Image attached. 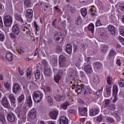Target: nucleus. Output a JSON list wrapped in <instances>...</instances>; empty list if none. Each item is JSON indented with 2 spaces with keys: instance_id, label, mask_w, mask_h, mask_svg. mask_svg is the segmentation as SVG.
<instances>
[{
  "instance_id": "1",
  "label": "nucleus",
  "mask_w": 124,
  "mask_h": 124,
  "mask_svg": "<svg viewBox=\"0 0 124 124\" xmlns=\"http://www.w3.org/2000/svg\"><path fill=\"white\" fill-rule=\"evenodd\" d=\"M33 99L35 102L38 103L42 100L43 97V94L39 91H36L33 93Z\"/></svg>"
},
{
  "instance_id": "2",
  "label": "nucleus",
  "mask_w": 124,
  "mask_h": 124,
  "mask_svg": "<svg viewBox=\"0 0 124 124\" xmlns=\"http://www.w3.org/2000/svg\"><path fill=\"white\" fill-rule=\"evenodd\" d=\"M3 22L5 27H10L12 25L13 17L11 16L6 15L3 16Z\"/></svg>"
},
{
  "instance_id": "3",
  "label": "nucleus",
  "mask_w": 124,
  "mask_h": 124,
  "mask_svg": "<svg viewBox=\"0 0 124 124\" xmlns=\"http://www.w3.org/2000/svg\"><path fill=\"white\" fill-rule=\"evenodd\" d=\"M59 63L61 67H64L66 65V59L64 56L61 55L59 57Z\"/></svg>"
},
{
  "instance_id": "4",
  "label": "nucleus",
  "mask_w": 124,
  "mask_h": 124,
  "mask_svg": "<svg viewBox=\"0 0 124 124\" xmlns=\"http://www.w3.org/2000/svg\"><path fill=\"white\" fill-rule=\"evenodd\" d=\"M28 116L29 119H31V120L35 119L36 117V110L35 108H33L32 109L30 110L28 113Z\"/></svg>"
},
{
  "instance_id": "5",
  "label": "nucleus",
  "mask_w": 124,
  "mask_h": 124,
  "mask_svg": "<svg viewBox=\"0 0 124 124\" xmlns=\"http://www.w3.org/2000/svg\"><path fill=\"white\" fill-rule=\"evenodd\" d=\"M7 118L8 122H10V123H14V122L16 121V116H15L14 113L12 112L8 113L7 114Z\"/></svg>"
},
{
  "instance_id": "6",
  "label": "nucleus",
  "mask_w": 124,
  "mask_h": 124,
  "mask_svg": "<svg viewBox=\"0 0 124 124\" xmlns=\"http://www.w3.org/2000/svg\"><path fill=\"white\" fill-rule=\"evenodd\" d=\"M1 104L5 107V108H8V109H10V106H9V103H8V100L6 97H4L1 100Z\"/></svg>"
},
{
  "instance_id": "7",
  "label": "nucleus",
  "mask_w": 124,
  "mask_h": 124,
  "mask_svg": "<svg viewBox=\"0 0 124 124\" xmlns=\"http://www.w3.org/2000/svg\"><path fill=\"white\" fill-rule=\"evenodd\" d=\"M118 86L117 85H113L112 95L114 97V99L113 100V102H116V101H117V94H118Z\"/></svg>"
},
{
  "instance_id": "8",
  "label": "nucleus",
  "mask_w": 124,
  "mask_h": 124,
  "mask_svg": "<svg viewBox=\"0 0 124 124\" xmlns=\"http://www.w3.org/2000/svg\"><path fill=\"white\" fill-rule=\"evenodd\" d=\"M98 113H99V109L94 108L90 110L89 115L91 117H93V116L97 115Z\"/></svg>"
},
{
  "instance_id": "9",
  "label": "nucleus",
  "mask_w": 124,
  "mask_h": 124,
  "mask_svg": "<svg viewBox=\"0 0 124 124\" xmlns=\"http://www.w3.org/2000/svg\"><path fill=\"white\" fill-rule=\"evenodd\" d=\"M44 74L47 77H49L52 75V69L50 67H46L45 68Z\"/></svg>"
},
{
  "instance_id": "10",
  "label": "nucleus",
  "mask_w": 124,
  "mask_h": 124,
  "mask_svg": "<svg viewBox=\"0 0 124 124\" xmlns=\"http://www.w3.org/2000/svg\"><path fill=\"white\" fill-rule=\"evenodd\" d=\"M78 110L80 115L87 116L88 109L86 108H78Z\"/></svg>"
},
{
  "instance_id": "11",
  "label": "nucleus",
  "mask_w": 124,
  "mask_h": 124,
  "mask_svg": "<svg viewBox=\"0 0 124 124\" xmlns=\"http://www.w3.org/2000/svg\"><path fill=\"white\" fill-rule=\"evenodd\" d=\"M12 31L15 34H19L20 32V28L17 24H15L12 27Z\"/></svg>"
},
{
  "instance_id": "12",
  "label": "nucleus",
  "mask_w": 124,
  "mask_h": 124,
  "mask_svg": "<svg viewBox=\"0 0 124 124\" xmlns=\"http://www.w3.org/2000/svg\"><path fill=\"white\" fill-rule=\"evenodd\" d=\"M82 93L84 94H88V93H92V90L90 88L87 87L85 85H83Z\"/></svg>"
},
{
  "instance_id": "13",
  "label": "nucleus",
  "mask_w": 124,
  "mask_h": 124,
  "mask_svg": "<svg viewBox=\"0 0 124 124\" xmlns=\"http://www.w3.org/2000/svg\"><path fill=\"white\" fill-rule=\"evenodd\" d=\"M54 98L57 101H58V102H60V101H63L65 99V95H56L54 96Z\"/></svg>"
},
{
  "instance_id": "14",
  "label": "nucleus",
  "mask_w": 124,
  "mask_h": 124,
  "mask_svg": "<svg viewBox=\"0 0 124 124\" xmlns=\"http://www.w3.org/2000/svg\"><path fill=\"white\" fill-rule=\"evenodd\" d=\"M54 39H55L57 41H60L61 39L60 42H62V33L60 32H55L54 34Z\"/></svg>"
},
{
  "instance_id": "15",
  "label": "nucleus",
  "mask_w": 124,
  "mask_h": 124,
  "mask_svg": "<svg viewBox=\"0 0 124 124\" xmlns=\"http://www.w3.org/2000/svg\"><path fill=\"white\" fill-rule=\"evenodd\" d=\"M108 29L111 35H115L116 34V29H115V27L112 25H109L108 27Z\"/></svg>"
},
{
  "instance_id": "16",
  "label": "nucleus",
  "mask_w": 124,
  "mask_h": 124,
  "mask_svg": "<svg viewBox=\"0 0 124 124\" xmlns=\"http://www.w3.org/2000/svg\"><path fill=\"white\" fill-rule=\"evenodd\" d=\"M33 16V11L31 9H29L26 10V17L27 19H31L32 18Z\"/></svg>"
},
{
  "instance_id": "17",
  "label": "nucleus",
  "mask_w": 124,
  "mask_h": 124,
  "mask_svg": "<svg viewBox=\"0 0 124 124\" xmlns=\"http://www.w3.org/2000/svg\"><path fill=\"white\" fill-rule=\"evenodd\" d=\"M60 124H68V119L65 116H62L60 118Z\"/></svg>"
},
{
  "instance_id": "18",
  "label": "nucleus",
  "mask_w": 124,
  "mask_h": 124,
  "mask_svg": "<svg viewBox=\"0 0 124 124\" xmlns=\"http://www.w3.org/2000/svg\"><path fill=\"white\" fill-rule=\"evenodd\" d=\"M58 113L59 112L58 111H52L49 113V115L51 119L56 120L58 116Z\"/></svg>"
},
{
  "instance_id": "19",
  "label": "nucleus",
  "mask_w": 124,
  "mask_h": 124,
  "mask_svg": "<svg viewBox=\"0 0 124 124\" xmlns=\"http://www.w3.org/2000/svg\"><path fill=\"white\" fill-rule=\"evenodd\" d=\"M20 87L19 84L16 83L14 84L13 87V92L14 93H17L19 91H20Z\"/></svg>"
},
{
  "instance_id": "20",
  "label": "nucleus",
  "mask_w": 124,
  "mask_h": 124,
  "mask_svg": "<svg viewBox=\"0 0 124 124\" xmlns=\"http://www.w3.org/2000/svg\"><path fill=\"white\" fill-rule=\"evenodd\" d=\"M15 19L18 22H20L21 24L22 23H24V20H23V18H22V16L21 15L18 14L17 13H15Z\"/></svg>"
},
{
  "instance_id": "21",
  "label": "nucleus",
  "mask_w": 124,
  "mask_h": 124,
  "mask_svg": "<svg viewBox=\"0 0 124 124\" xmlns=\"http://www.w3.org/2000/svg\"><path fill=\"white\" fill-rule=\"evenodd\" d=\"M84 70L87 74H91L93 72V69H92V67L89 64L85 67Z\"/></svg>"
},
{
  "instance_id": "22",
  "label": "nucleus",
  "mask_w": 124,
  "mask_h": 124,
  "mask_svg": "<svg viewBox=\"0 0 124 124\" xmlns=\"http://www.w3.org/2000/svg\"><path fill=\"white\" fill-rule=\"evenodd\" d=\"M77 75V72H76L75 70H71L70 72L69 77L71 79H75Z\"/></svg>"
},
{
  "instance_id": "23",
  "label": "nucleus",
  "mask_w": 124,
  "mask_h": 124,
  "mask_svg": "<svg viewBox=\"0 0 124 124\" xmlns=\"http://www.w3.org/2000/svg\"><path fill=\"white\" fill-rule=\"evenodd\" d=\"M84 84H81V85H77L76 86V89L75 90L76 93H83V85Z\"/></svg>"
},
{
  "instance_id": "24",
  "label": "nucleus",
  "mask_w": 124,
  "mask_h": 124,
  "mask_svg": "<svg viewBox=\"0 0 124 124\" xmlns=\"http://www.w3.org/2000/svg\"><path fill=\"white\" fill-rule=\"evenodd\" d=\"M25 103L28 105V106H31L32 104V101L31 100V96H28L26 98Z\"/></svg>"
},
{
  "instance_id": "25",
  "label": "nucleus",
  "mask_w": 124,
  "mask_h": 124,
  "mask_svg": "<svg viewBox=\"0 0 124 124\" xmlns=\"http://www.w3.org/2000/svg\"><path fill=\"white\" fill-rule=\"evenodd\" d=\"M5 58L9 62H12L13 61V57H12V53L10 52L6 54Z\"/></svg>"
},
{
  "instance_id": "26",
  "label": "nucleus",
  "mask_w": 124,
  "mask_h": 124,
  "mask_svg": "<svg viewBox=\"0 0 124 124\" xmlns=\"http://www.w3.org/2000/svg\"><path fill=\"white\" fill-rule=\"evenodd\" d=\"M66 52L67 54H71L72 52V46L69 44H67L66 45Z\"/></svg>"
},
{
  "instance_id": "27",
  "label": "nucleus",
  "mask_w": 124,
  "mask_h": 124,
  "mask_svg": "<svg viewBox=\"0 0 124 124\" xmlns=\"http://www.w3.org/2000/svg\"><path fill=\"white\" fill-rule=\"evenodd\" d=\"M93 82L95 85H97L99 83V77L97 75H95L93 77Z\"/></svg>"
},
{
  "instance_id": "28",
  "label": "nucleus",
  "mask_w": 124,
  "mask_h": 124,
  "mask_svg": "<svg viewBox=\"0 0 124 124\" xmlns=\"http://www.w3.org/2000/svg\"><path fill=\"white\" fill-rule=\"evenodd\" d=\"M69 102H66L65 103L61 104L60 107H61L62 109H63V110H66V109H67V106H69Z\"/></svg>"
},
{
  "instance_id": "29",
  "label": "nucleus",
  "mask_w": 124,
  "mask_h": 124,
  "mask_svg": "<svg viewBox=\"0 0 124 124\" xmlns=\"http://www.w3.org/2000/svg\"><path fill=\"white\" fill-rule=\"evenodd\" d=\"M108 47L105 45H103L101 46V50L103 53H106L107 51H108Z\"/></svg>"
},
{
  "instance_id": "30",
  "label": "nucleus",
  "mask_w": 124,
  "mask_h": 124,
  "mask_svg": "<svg viewBox=\"0 0 124 124\" xmlns=\"http://www.w3.org/2000/svg\"><path fill=\"white\" fill-rule=\"evenodd\" d=\"M94 66L96 69H100L102 67V63L100 62H95L94 63Z\"/></svg>"
},
{
  "instance_id": "31",
  "label": "nucleus",
  "mask_w": 124,
  "mask_h": 124,
  "mask_svg": "<svg viewBox=\"0 0 124 124\" xmlns=\"http://www.w3.org/2000/svg\"><path fill=\"white\" fill-rule=\"evenodd\" d=\"M90 12L92 16H96V11H95V7L94 6L91 7L90 9Z\"/></svg>"
},
{
  "instance_id": "32",
  "label": "nucleus",
  "mask_w": 124,
  "mask_h": 124,
  "mask_svg": "<svg viewBox=\"0 0 124 124\" xmlns=\"http://www.w3.org/2000/svg\"><path fill=\"white\" fill-rule=\"evenodd\" d=\"M9 97L12 103L14 104V103L16 102V99L15 98V97H14V95L13 94H10L9 96Z\"/></svg>"
},
{
  "instance_id": "33",
  "label": "nucleus",
  "mask_w": 124,
  "mask_h": 124,
  "mask_svg": "<svg viewBox=\"0 0 124 124\" xmlns=\"http://www.w3.org/2000/svg\"><path fill=\"white\" fill-rule=\"evenodd\" d=\"M81 14L83 17H85L86 16H87V15L88 14V11L87 10V9H82L81 10Z\"/></svg>"
},
{
  "instance_id": "34",
  "label": "nucleus",
  "mask_w": 124,
  "mask_h": 124,
  "mask_svg": "<svg viewBox=\"0 0 124 124\" xmlns=\"http://www.w3.org/2000/svg\"><path fill=\"white\" fill-rule=\"evenodd\" d=\"M88 30L92 31V33H93V31L94 30V25L93 23H91L88 26Z\"/></svg>"
},
{
  "instance_id": "35",
  "label": "nucleus",
  "mask_w": 124,
  "mask_h": 124,
  "mask_svg": "<svg viewBox=\"0 0 124 124\" xmlns=\"http://www.w3.org/2000/svg\"><path fill=\"white\" fill-rule=\"evenodd\" d=\"M24 99H25V95L22 94L17 98V101L19 103H21V102H22L23 100H24Z\"/></svg>"
},
{
  "instance_id": "36",
  "label": "nucleus",
  "mask_w": 124,
  "mask_h": 124,
  "mask_svg": "<svg viewBox=\"0 0 124 124\" xmlns=\"http://www.w3.org/2000/svg\"><path fill=\"white\" fill-rule=\"evenodd\" d=\"M108 110H110L111 111L115 110L116 109V105L114 104H110L108 108Z\"/></svg>"
},
{
  "instance_id": "37",
  "label": "nucleus",
  "mask_w": 124,
  "mask_h": 124,
  "mask_svg": "<svg viewBox=\"0 0 124 124\" xmlns=\"http://www.w3.org/2000/svg\"><path fill=\"white\" fill-rule=\"evenodd\" d=\"M24 4L26 7H30L31 5V0H25Z\"/></svg>"
},
{
  "instance_id": "38",
  "label": "nucleus",
  "mask_w": 124,
  "mask_h": 124,
  "mask_svg": "<svg viewBox=\"0 0 124 124\" xmlns=\"http://www.w3.org/2000/svg\"><path fill=\"white\" fill-rule=\"evenodd\" d=\"M31 69L30 67L28 68L27 72V76L29 78H31Z\"/></svg>"
},
{
  "instance_id": "39",
  "label": "nucleus",
  "mask_w": 124,
  "mask_h": 124,
  "mask_svg": "<svg viewBox=\"0 0 124 124\" xmlns=\"http://www.w3.org/2000/svg\"><path fill=\"white\" fill-rule=\"evenodd\" d=\"M106 92L108 95L111 94V87L109 86H107L106 88Z\"/></svg>"
},
{
  "instance_id": "40",
  "label": "nucleus",
  "mask_w": 124,
  "mask_h": 124,
  "mask_svg": "<svg viewBox=\"0 0 124 124\" xmlns=\"http://www.w3.org/2000/svg\"><path fill=\"white\" fill-rule=\"evenodd\" d=\"M51 64H52L53 66H57V65H58V59L57 58L53 59L51 62Z\"/></svg>"
},
{
  "instance_id": "41",
  "label": "nucleus",
  "mask_w": 124,
  "mask_h": 124,
  "mask_svg": "<svg viewBox=\"0 0 124 124\" xmlns=\"http://www.w3.org/2000/svg\"><path fill=\"white\" fill-rule=\"evenodd\" d=\"M76 25H81L82 24V18L79 16L76 22Z\"/></svg>"
},
{
  "instance_id": "42",
  "label": "nucleus",
  "mask_w": 124,
  "mask_h": 124,
  "mask_svg": "<svg viewBox=\"0 0 124 124\" xmlns=\"http://www.w3.org/2000/svg\"><path fill=\"white\" fill-rule=\"evenodd\" d=\"M107 121L109 122V123H114V122H115V119H114V118L112 117L108 116L107 117Z\"/></svg>"
},
{
  "instance_id": "43",
  "label": "nucleus",
  "mask_w": 124,
  "mask_h": 124,
  "mask_svg": "<svg viewBox=\"0 0 124 124\" xmlns=\"http://www.w3.org/2000/svg\"><path fill=\"white\" fill-rule=\"evenodd\" d=\"M119 84L120 87H121V88H123L124 86V80L123 79H120L119 80Z\"/></svg>"
},
{
  "instance_id": "44",
  "label": "nucleus",
  "mask_w": 124,
  "mask_h": 124,
  "mask_svg": "<svg viewBox=\"0 0 124 124\" xmlns=\"http://www.w3.org/2000/svg\"><path fill=\"white\" fill-rule=\"evenodd\" d=\"M110 105V100L109 99H106L105 100V107L106 108H108V107Z\"/></svg>"
},
{
  "instance_id": "45",
  "label": "nucleus",
  "mask_w": 124,
  "mask_h": 124,
  "mask_svg": "<svg viewBox=\"0 0 124 124\" xmlns=\"http://www.w3.org/2000/svg\"><path fill=\"white\" fill-rule=\"evenodd\" d=\"M35 77L36 80H38L39 79V77H40V71H36L35 74Z\"/></svg>"
},
{
  "instance_id": "46",
  "label": "nucleus",
  "mask_w": 124,
  "mask_h": 124,
  "mask_svg": "<svg viewBox=\"0 0 124 124\" xmlns=\"http://www.w3.org/2000/svg\"><path fill=\"white\" fill-rule=\"evenodd\" d=\"M47 101L49 104H53V99H52L51 96H47Z\"/></svg>"
},
{
  "instance_id": "47",
  "label": "nucleus",
  "mask_w": 124,
  "mask_h": 124,
  "mask_svg": "<svg viewBox=\"0 0 124 124\" xmlns=\"http://www.w3.org/2000/svg\"><path fill=\"white\" fill-rule=\"evenodd\" d=\"M60 79H61V76L60 75H57L56 76L54 77V80L56 83H58V82L60 81Z\"/></svg>"
},
{
  "instance_id": "48",
  "label": "nucleus",
  "mask_w": 124,
  "mask_h": 124,
  "mask_svg": "<svg viewBox=\"0 0 124 124\" xmlns=\"http://www.w3.org/2000/svg\"><path fill=\"white\" fill-rule=\"evenodd\" d=\"M107 81L108 85H111V84L112 83V78L110 77H108L107 78Z\"/></svg>"
},
{
  "instance_id": "49",
  "label": "nucleus",
  "mask_w": 124,
  "mask_h": 124,
  "mask_svg": "<svg viewBox=\"0 0 124 124\" xmlns=\"http://www.w3.org/2000/svg\"><path fill=\"white\" fill-rule=\"evenodd\" d=\"M115 55H116V52H115L114 50L111 49L108 54L109 56L112 57L113 56H115Z\"/></svg>"
},
{
  "instance_id": "50",
  "label": "nucleus",
  "mask_w": 124,
  "mask_h": 124,
  "mask_svg": "<svg viewBox=\"0 0 124 124\" xmlns=\"http://www.w3.org/2000/svg\"><path fill=\"white\" fill-rule=\"evenodd\" d=\"M103 90V87H102L101 90L97 91V92H96V95H98V96H100V95H101V94L102 93Z\"/></svg>"
},
{
  "instance_id": "51",
  "label": "nucleus",
  "mask_w": 124,
  "mask_h": 124,
  "mask_svg": "<svg viewBox=\"0 0 124 124\" xmlns=\"http://www.w3.org/2000/svg\"><path fill=\"white\" fill-rule=\"evenodd\" d=\"M4 86L5 88L7 89V90H9V88H10V84H9L8 82L7 81L5 82V83L4 84Z\"/></svg>"
},
{
  "instance_id": "52",
  "label": "nucleus",
  "mask_w": 124,
  "mask_h": 124,
  "mask_svg": "<svg viewBox=\"0 0 124 124\" xmlns=\"http://www.w3.org/2000/svg\"><path fill=\"white\" fill-rule=\"evenodd\" d=\"M42 63H43V65H44L45 68L46 67H49V66H48V62H47V61H46V60H43Z\"/></svg>"
},
{
  "instance_id": "53",
  "label": "nucleus",
  "mask_w": 124,
  "mask_h": 124,
  "mask_svg": "<svg viewBox=\"0 0 124 124\" xmlns=\"http://www.w3.org/2000/svg\"><path fill=\"white\" fill-rule=\"evenodd\" d=\"M98 7L99 8H100V9H103V8H104V6H103L102 3L100 1H99L98 2Z\"/></svg>"
},
{
  "instance_id": "54",
  "label": "nucleus",
  "mask_w": 124,
  "mask_h": 124,
  "mask_svg": "<svg viewBox=\"0 0 124 124\" xmlns=\"http://www.w3.org/2000/svg\"><path fill=\"white\" fill-rule=\"evenodd\" d=\"M56 50H57L59 53H61V52L62 51V47L61 46H57Z\"/></svg>"
},
{
  "instance_id": "55",
  "label": "nucleus",
  "mask_w": 124,
  "mask_h": 124,
  "mask_svg": "<svg viewBox=\"0 0 124 124\" xmlns=\"http://www.w3.org/2000/svg\"><path fill=\"white\" fill-rule=\"evenodd\" d=\"M0 121L1 122V123H5L6 120H5V117H4V116L2 115L0 116Z\"/></svg>"
},
{
  "instance_id": "56",
  "label": "nucleus",
  "mask_w": 124,
  "mask_h": 124,
  "mask_svg": "<svg viewBox=\"0 0 124 124\" xmlns=\"http://www.w3.org/2000/svg\"><path fill=\"white\" fill-rule=\"evenodd\" d=\"M79 74L81 78H85L86 77V74H85V73L82 71H80Z\"/></svg>"
},
{
  "instance_id": "57",
  "label": "nucleus",
  "mask_w": 124,
  "mask_h": 124,
  "mask_svg": "<svg viewBox=\"0 0 124 124\" xmlns=\"http://www.w3.org/2000/svg\"><path fill=\"white\" fill-rule=\"evenodd\" d=\"M4 35L2 33L0 34V41L2 42L4 40Z\"/></svg>"
},
{
  "instance_id": "58",
  "label": "nucleus",
  "mask_w": 124,
  "mask_h": 124,
  "mask_svg": "<svg viewBox=\"0 0 124 124\" xmlns=\"http://www.w3.org/2000/svg\"><path fill=\"white\" fill-rule=\"evenodd\" d=\"M96 27H99V26H101L102 25L101 22H100V19H98L95 23Z\"/></svg>"
},
{
  "instance_id": "59",
  "label": "nucleus",
  "mask_w": 124,
  "mask_h": 124,
  "mask_svg": "<svg viewBox=\"0 0 124 124\" xmlns=\"http://www.w3.org/2000/svg\"><path fill=\"white\" fill-rule=\"evenodd\" d=\"M37 71H40L41 70V64L40 63H38L36 64Z\"/></svg>"
},
{
  "instance_id": "60",
  "label": "nucleus",
  "mask_w": 124,
  "mask_h": 124,
  "mask_svg": "<svg viewBox=\"0 0 124 124\" xmlns=\"http://www.w3.org/2000/svg\"><path fill=\"white\" fill-rule=\"evenodd\" d=\"M10 37L12 39H16V35H15L13 33H10Z\"/></svg>"
},
{
  "instance_id": "61",
  "label": "nucleus",
  "mask_w": 124,
  "mask_h": 124,
  "mask_svg": "<svg viewBox=\"0 0 124 124\" xmlns=\"http://www.w3.org/2000/svg\"><path fill=\"white\" fill-rule=\"evenodd\" d=\"M102 121V115H99L97 118V122L101 123Z\"/></svg>"
},
{
  "instance_id": "62",
  "label": "nucleus",
  "mask_w": 124,
  "mask_h": 124,
  "mask_svg": "<svg viewBox=\"0 0 124 124\" xmlns=\"http://www.w3.org/2000/svg\"><path fill=\"white\" fill-rule=\"evenodd\" d=\"M68 114H75L76 111L75 109H69L68 111Z\"/></svg>"
},
{
  "instance_id": "63",
  "label": "nucleus",
  "mask_w": 124,
  "mask_h": 124,
  "mask_svg": "<svg viewBox=\"0 0 124 124\" xmlns=\"http://www.w3.org/2000/svg\"><path fill=\"white\" fill-rule=\"evenodd\" d=\"M100 36L102 37V38H105V37H107V35L106 33H101L100 34Z\"/></svg>"
},
{
  "instance_id": "64",
  "label": "nucleus",
  "mask_w": 124,
  "mask_h": 124,
  "mask_svg": "<svg viewBox=\"0 0 124 124\" xmlns=\"http://www.w3.org/2000/svg\"><path fill=\"white\" fill-rule=\"evenodd\" d=\"M120 8L121 10H122L124 12V3L120 4Z\"/></svg>"
}]
</instances>
